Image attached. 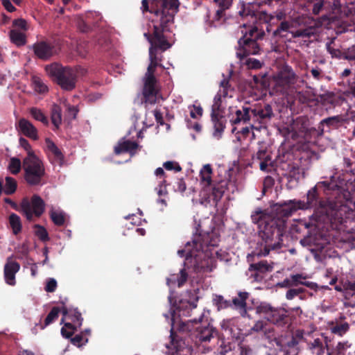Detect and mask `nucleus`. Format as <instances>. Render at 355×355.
Segmentation results:
<instances>
[{"mask_svg": "<svg viewBox=\"0 0 355 355\" xmlns=\"http://www.w3.org/2000/svg\"><path fill=\"white\" fill-rule=\"evenodd\" d=\"M30 113L35 120L40 121L44 124H48L47 118L40 110L35 107H32L30 110Z\"/></svg>", "mask_w": 355, "mask_h": 355, "instance_id": "37998d69", "label": "nucleus"}, {"mask_svg": "<svg viewBox=\"0 0 355 355\" xmlns=\"http://www.w3.org/2000/svg\"><path fill=\"white\" fill-rule=\"evenodd\" d=\"M291 24L288 21H282L277 31H289L295 37H309L314 35L315 28L312 26L306 28H301L295 31H291Z\"/></svg>", "mask_w": 355, "mask_h": 355, "instance_id": "5701e85b", "label": "nucleus"}, {"mask_svg": "<svg viewBox=\"0 0 355 355\" xmlns=\"http://www.w3.org/2000/svg\"><path fill=\"white\" fill-rule=\"evenodd\" d=\"M35 234L42 240L46 241L49 239L48 233L44 227L41 225H35Z\"/></svg>", "mask_w": 355, "mask_h": 355, "instance_id": "09e8293b", "label": "nucleus"}, {"mask_svg": "<svg viewBox=\"0 0 355 355\" xmlns=\"http://www.w3.org/2000/svg\"><path fill=\"white\" fill-rule=\"evenodd\" d=\"M228 117L232 125H236L241 122H251L250 107H242L241 109L230 107Z\"/></svg>", "mask_w": 355, "mask_h": 355, "instance_id": "f3484780", "label": "nucleus"}, {"mask_svg": "<svg viewBox=\"0 0 355 355\" xmlns=\"http://www.w3.org/2000/svg\"><path fill=\"white\" fill-rule=\"evenodd\" d=\"M32 86L33 89L38 93H45L48 91V87L43 80L38 76L32 77Z\"/></svg>", "mask_w": 355, "mask_h": 355, "instance_id": "72a5a7b5", "label": "nucleus"}, {"mask_svg": "<svg viewBox=\"0 0 355 355\" xmlns=\"http://www.w3.org/2000/svg\"><path fill=\"white\" fill-rule=\"evenodd\" d=\"M266 323L263 321H257L252 327V329L254 331H260L263 329Z\"/></svg>", "mask_w": 355, "mask_h": 355, "instance_id": "e2e57ef3", "label": "nucleus"}, {"mask_svg": "<svg viewBox=\"0 0 355 355\" xmlns=\"http://www.w3.org/2000/svg\"><path fill=\"white\" fill-rule=\"evenodd\" d=\"M163 166L168 171H175L179 172L182 170L180 164L174 161H167L163 164Z\"/></svg>", "mask_w": 355, "mask_h": 355, "instance_id": "8fccbe9b", "label": "nucleus"}, {"mask_svg": "<svg viewBox=\"0 0 355 355\" xmlns=\"http://www.w3.org/2000/svg\"><path fill=\"white\" fill-rule=\"evenodd\" d=\"M10 225L14 234H17L21 230V223L19 216L15 214H12L9 217Z\"/></svg>", "mask_w": 355, "mask_h": 355, "instance_id": "c9c22d12", "label": "nucleus"}, {"mask_svg": "<svg viewBox=\"0 0 355 355\" xmlns=\"http://www.w3.org/2000/svg\"><path fill=\"white\" fill-rule=\"evenodd\" d=\"M51 121L56 128H58L62 123V109L58 105H53L52 107Z\"/></svg>", "mask_w": 355, "mask_h": 355, "instance_id": "2f4dec72", "label": "nucleus"}, {"mask_svg": "<svg viewBox=\"0 0 355 355\" xmlns=\"http://www.w3.org/2000/svg\"><path fill=\"white\" fill-rule=\"evenodd\" d=\"M35 54L40 59L46 60L57 53L55 48L45 42H40L33 45Z\"/></svg>", "mask_w": 355, "mask_h": 355, "instance_id": "b1692460", "label": "nucleus"}, {"mask_svg": "<svg viewBox=\"0 0 355 355\" xmlns=\"http://www.w3.org/2000/svg\"><path fill=\"white\" fill-rule=\"evenodd\" d=\"M245 64L249 68L251 69H259L261 67V62L254 58H248L247 59Z\"/></svg>", "mask_w": 355, "mask_h": 355, "instance_id": "bf43d9fd", "label": "nucleus"}, {"mask_svg": "<svg viewBox=\"0 0 355 355\" xmlns=\"http://www.w3.org/2000/svg\"><path fill=\"white\" fill-rule=\"evenodd\" d=\"M213 302L217 306L218 310L226 309L232 305L230 301L225 300L221 295H216L213 299Z\"/></svg>", "mask_w": 355, "mask_h": 355, "instance_id": "79ce46f5", "label": "nucleus"}, {"mask_svg": "<svg viewBox=\"0 0 355 355\" xmlns=\"http://www.w3.org/2000/svg\"><path fill=\"white\" fill-rule=\"evenodd\" d=\"M303 210L315 208L320 209L321 214L326 215L332 223L343 224L347 220L355 221V202L354 208H350L342 201L329 200L327 202H318L316 186L306 194V201H304Z\"/></svg>", "mask_w": 355, "mask_h": 355, "instance_id": "20e7f679", "label": "nucleus"}, {"mask_svg": "<svg viewBox=\"0 0 355 355\" xmlns=\"http://www.w3.org/2000/svg\"><path fill=\"white\" fill-rule=\"evenodd\" d=\"M20 265L11 258L7 259L4 266V278L6 284L14 286L16 284L15 275L19 270Z\"/></svg>", "mask_w": 355, "mask_h": 355, "instance_id": "4be33fe9", "label": "nucleus"}, {"mask_svg": "<svg viewBox=\"0 0 355 355\" xmlns=\"http://www.w3.org/2000/svg\"><path fill=\"white\" fill-rule=\"evenodd\" d=\"M180 311L177 309L170 313L171 341L166 344V347L168 349V352L170 355H189L191 353L190 348L185 345V343L182 340L177 339L173 334V331L175 328L180 331H190L188 327L189 324L178 319V317L180 316Z\"/></svg>", "mask_w": 355, "mask_h": 355, "instance_id": "0eeeda50", "label": "nucleus"}, {"mask_svg": "<svg viewBox=\"0 0 355 355\" xmlns=\"http://www.w3.org/2000/svg\"><path fill=\"white\" fill-rule=\"evenodd\" d=\"M26 181L31 185H37L45 175V168L42 161L37 156L30 155L23 160Z\"/></svg>", "mask_w": 355, "mask_h": 355, "instance_id": "6e6552de", "label": "nucleus"}, {"mask_svg": "<svg viewBox=\"0 0 355 355\" xmlns=\"http://www.w3.org/2000/svg\"><path fill=\"white\" fill-rule=\"evenodd\" d=\"M19 144L26 151V157H29L30 155H36L33 150L31 149V146L29 144L28 141L26 139L21 137L19 139Z\"/></svg>", "mask_w": 355, "mask_h": 355, "instance_id": "864d4df0", "label": "nucleus"}, {"mask_svg": "<svg viewBox=\"0 0 355 355\" xmlns=\"http://www.w3.org/2000/svg\"><path fill=\"white\" fill-rule=\"evenodd\" d=\"M57 286V281L54 278H47L44 290L48 293H53L55 291Z\"/></svg>", "mask_w": 355, "mask_h": 355, "instance_id": "49530a36", "label": "nucleus"}, {"mask_svg": "<svg viewBox=\"0 0 355 355\" xmlns=\"http://www.w3.org/2000/svg\"><path fill=\"white\" fill-rule=\"evenodd\" d=\"M297 291L295 288L289 289L286 293V297L287 300H293L294 297L298 296Z\"/></svg>", "mask_w": 355, "mask_h": 355, "instance_id": "0e129e2a", "label": "nucleus"}, {"mask_svg": "<svg viewBox=\"0 0 355 355\" xmlns=\"http://www.w3.org/2000/svg\"><path fill=\"white\" fill-rule=\"evenodd\" d=\"M19 131L32 139L36 140L38 138L36 128L27 119H21L18 122Z\"/></svg>", "mask_w": 355, "mask_h": 355, "instance_id": "393cba45", "label": "nucleus"}, {"mask_svg": "<svg viewBox=\"0 0 355 355\" xmlns=\"http://www.w3.org/2000/svg\"><path fill=\"white\" fill-rule=\"evenodd\" d=\"M89 49V45L87 43L81 42L78 43L76 46V52L77 53L81 56L85 57Z\"/></svg>", "mask_w": 355, "mask_h": 355, "instance_id": "de8ad7c7", "label": "nucleus"}, {"mask_svg": "<svg viewBox=\"0 0 355 355\" xmlns=\"http://www.w3.org/2000/svg\"><path fill=\"white\" fill-rule=\"evenodd\" d=\"M71 341L73 345L77 347H81L87 343L88 339L84 338L82 335H76L73 338H71Z\"/></svg>", "mask_w": 355, "mask_h": 355, "instance_id": "5fc2aeb1", "label": "nucleus"}, {"mask_svg": "<svg viewBox=\"0 0 355 355\" xmlns=\"http://www.w3.org/2000/svg\"><path fill=\"white\" fill-rule=\"evenodd\" d=\"M176 184L177 186L175 190L180 192H184L186 190V184L182 180H178Z\"/></svg>", "mask_w": 355, "mask_h": 355, "instance_id": "774afa93", "label": "nucleus"}, {"mask_svg": "<svg viewBox=\"0 0 355 355\" xmlns=\"http://www.w3.org/2000/svg\"><path fill=\"white\" fill-rule=\"evenodd\" d=\"M214 1L220 8V9L218 10L216 12V17L217 19H218L222 16L223 11L230 8V7L232 6L233 0H214Z\"/></svg>", "mask_w": 355, "mask_h": 355, "instance_id": "4c0bfd02", "label": "nucleus"}, {"mask_svg": "<svg viewBox=\"0 0 355 355\" xmlns=\"http://www.w3.org/2000/svg\"><path fill=\"white\" fill-rule=\"evenodd\" d=\"M17 189V182L12 178L6 177V184L4 186V192L6 194H12Z\"/></svg>", "mask_w": 355, "mask_h": 355, "instance_id": "a19ab883", "label": "nucleus"}, {"mask_svg": "<svg viewBox=\"0 0 355 355\" xmlns=\"http://www.w3.org/2000/svg\"><path fill=\"white\" fill-rule=\"evenodd\" d=\"M209 314V311L204 310L198 319L201 324L196 327V336L202 342H209L216 335V329L207 322V319L204 321V318H207Z\"/></svg>", "mask_w": 355, "mask_h": 355, "instance_id": "ddd939ff", "label": "nucleus"}, {"mask_svg": "<svg viewBox=\"0 0 355 355\" xmlns=\"http://www.w3.org/2000/svg\"><path fill=\"white\" fill-rule=\"evenodd\" d=\"M51 218L57 225H62L65 221V214L60 209L52 208L50 211Z\"/></svg>", "mask_w": 355, "mask_h": 355, "instance_id": "473e14b6", "label": "nucleus"}, {"mask_svg": "<svg viewBox=\"0 0 355 355\" xmlns=\"http://www.w3.org/2000/svg\"><path fill=\"white\" fill-rule=\"evenodd\" d=\"M327 49L328 52L332 55V57L338 58L340 56V51L338 50L331 48V44L329 43L327 44Z\"/></svg>", "mask_w": 355, "mask_h": 355, "instance_id": "69168bd1", "label": "nucleus"}, {"mask_svg": "<svg viewBox=\"0 0 355 355\" xmlns=\"http://www.w3.org/2000/svg\"><path fill=\"white\" fill-rule=\"evenodd\" d=\"M249 297V293L245 291H241L238 295L232 299V304L239 309L242 316H245L247 313V302L246 300Z\"/></svg>", "mask_w": 355, "mask_h": 355, "instance_id": "a878e982", "label": "nucleus"}, {"mask_svg": "<svg viewBox=\"0 0 355 355\" xmlns=\"http://www.w3.org/2000/svg\"><path fill=\"white\" fill-rule=\"evenodd\" d=\"M1 1L7 11L12 12L15 10V6L11 3L10 0H1Z\"/></svg>", "mask_w": 355, "mask_h": 355, "instance_id": "680f3d73", "label": "nucleus"}, {"mask_svg": "<svg viewBox=\"0 0 355 355\" xmlns=\"http://www.w3.org/2000/svg\"><path fill=\"white\" fill-rule=\"evenodd\" d=\"M330 332L336 336L342 337L349 330V324L345 320V316H340L328 322Z\"/></svg>", "mask_w": 355, "mask_h": 355, "instance_id": "a211bd4d", "label": "nucleus"}, {"mask_svg": "<svg viewBox=\"0 0 355 355\" xmlns=\"http://www.w3.org/2000/svg\"><path fill=\"white\" fill-rule=\"evenodd\" d=\"M210 236L202 238L200 235L196 236L192 242H187L184 249L179 250L180 257L185 255L184 263L185 268L192 267L196 272H211L216 267V259L221 261H228V254L222 250H218L216 246L218 238L211 239L207 243Z\"/></svg>", "mask_w": 355, "mask_h": 355, "instance_id": "f03ea898", "label": "nucleus"}, {"mask_svg": "<svg viewBox=\"0 0 355 355\" xmlns=\"http://www.w3.org/2000/svg\"><path fill=\"white\" fill-rule=\"evenodd\" d=\"M251 217L258 228L257 246L252 252V256H266L270 250L279 248L286 230V221L261 210L256 211Z\"/></svg>", "mask_w": 355, "mask_h": 355, "instance_id": "7ed1b4c3", "label": "nucleus"}, {"mask_svg": "<svg viewBox=\"0 0 355 355\" xmlns=\"http://www.w3.org/2000/svg\"><path fill=\"white\" fill-rule=\"evenodd\" d=\"M187 279V273L185 272V269H182L180 271V276L177 277L175 275L171 276L167 279V284L171 286V284H176L178 287L182 286Z\"/></svg>", "mask_w": 355, "mask_h": 355, "instance_id": "7c9ffc66", "label": "nucleus"}, {"mask_svg": "<svg viewBox=\"0 0 355 355\" xmlns=\"http://www.w3.org/2000/svg\"><path fill=\"white\" fill-rule=\"evenodd\" d=\"M339 0H318L314 3L313 13L318 15L320 12L326 11L327 13L331 11H336L340 8Z\"/></svg>", "mask_w": 355, "mask_h": 355, "instance_id": "412c9836", "label": "nucleus"}, {"mask_svg": "<svg viewBox=\"0 0 355 355\" xmlns=\"http://www.w3.org/2000/svg\"><path fill=\"white\" fill-rule=\"evenodd\" d=\"M44 205V200L40 196L35 195L31 200L24 199L21 207L26 218L31 220L33 217H40L43 214Z\"/></svg>", "mask_w": 355, "mask_h": 355, "instance_id": "f8f14e48", "label": "nucleus"}, {"mask_svg": "<svg viewBox=\"0 0 355 355\" xmlns=\"http://www.w3.org/2000/svg\"><path fill=\"white\" fill-rule=\"evenodd\" d=\"M45 70L50 76L62 89L72 90L76 87V78L78 74H83L85 70L81 68H71L62 67L57 63L47 65Z\"/></svg>", "mask_w": 355, "mask_h": 355, "instance_id": "423d86ee", "label": "nucleus"}, {"mask_svg": "<svg viewBox=\"0 0 355 355\" xmlns=\"http://www.w3.org/2000/svg\"><path fill=\"white\" fill-rule=\"evenodd\" d=\"M21 168V162L19 159L12 157L10 159L8 170L12 174H17Z\"/></svg>", "mask_w": 355, "mask_h": 355, "instance_id": "ea45409f", "label": "nucleus"}, {"mask_svg": "<svg viewBox=\"0 0 355 355\" xmlns=\"http://www.w3.org/2000/svg\"><path fill=\"white\" fill-rule=\"evenodd\" d=\"M273 309L270 304L267 303H261L256 308V313L260 314L267 320L268 316L272 313L271 311Z\"/></svg>", "mask_w": 355, "mask_h": 355, "instance_id": "58836bf2", "label": "nucleus"}, {"mask_svg": "<svg viewBox=\"0 0 355 355\" xmlns=\"http://www.w3.org/2000/svg\"><path fill=\"white\" fill-rule=\"evenodd\" d=\"M327 338L321 335L307 342V348L313 355H324L327 349Z\"/></svg>", "mask_w": 355, "mask_h": 355, "instance_id": "aec40b11", "label": "nucleus"}, {"mask_svg": "<svg viewBox=\"0 0 355 355\" xmlns=\"http://www.w3.org/2000/svg\"><path fill=\"white\" fill-rule=\"evenodd\" d=\"M227 83L223 82L221 88L214 98V103L211 107V114L213 116L223 115V110L227 104L226 98L229 96ZM232 97V94H230Z\"/></svg>", "mask_w": 355, "mask_h": 355, "instance_id": "4468645a", "label": "nucleus"}, {"mask_svg": "<svg viewBox=\"0 0 355 355\" xmlns=\"http://www.w3.org/2000/svg\"><path fill=\"white\" fill-rule=\"evenodd\" d=\"M273 270V263H269L267 261H261L250 266L249 270L251 272V277L257 282H261L266 273Z\"/></svg>", "mask_w": 355, "mask_h": 355, "instance_id": "dca6fc26", "label": "nucleus"}, {"mask_svg": "<svg viewBox=\"0 0 355 355\" xmlns=\"http://www.w3.org/2000/svg\"><path fill=\"white\" fill-rule=\"evenodd\" d=\"M138 148V144L135 141L130 140L121 139L118 145L114 147V152L116 154L128 152L131 155H133Z\"/></svg>", "mask_w": 355, "mask_h": 355, "instance_id": "bb28decb", "label": "nucleus"}, {"mask_svg": "<svg viewBox=\"0 0 355 355\" xmlns=\"http://www.w3.org/2000/svg\"><path fill=\"white\" fill-rule=\"evenodd\" d=\"M10 38L11 42L18 46H24L26 42L25 34L17 30L10 31Z\"/></svg>", "mask_w": 355, "mask_h": 355, "instance_id": "c756f323", "label": "nucleus"}, {"mask_svg": "<svg viewBox=\"0 0 355 355\" xmlns=\"http://www.w3.org/2000/svg\"><path fill=\"white\" fill-rule=\"evenodd\" d=\"M63 318L60 323H64L65 320H70L72 322H67L64 323V327L61 329V334L64 338H69L74 333L77 327H80L82 324L83 318L81 314L75 309H68L63 306L61 309Z\"/></svg>", "mask_w": 355, "mask_h": 355, "instance_id": "9b49d317", "label": "nucleus"}, {"mask_svg": "<svg viewBox=\"0 0 355 355\" xmlns=\"http://www.w3.org/2000/svg\"><path fill=\"white\" fill-rule=\"evenodd\" d=\"M304 200H289L283 203L276 205L275 210L281 216L288 217L298 210H303Z\"/></svg>", "mask_w": 355, "mask_h": 355, "instance_id": "2eb2a0df", "label": "nucleus"}, {"mask_svg": "<svg viewBox=\"0 0 355 355\" xmlns=\"http://www.w3.org/2000/svg\"><path fill=\"white\" fill-rule=\"evenodd\" d=\"M152 114H153L155 120L158 123H159L160 125H162L164 123L162 115L160 112L155 110L152 112Z\"/></svg>", "mask_w": 355, "mask_h": 355, "instance_id": "338daca9", "label": "nucleus"}, {"mask_svg": "<svg viewBox=\"0 0 355 355\" xmlns=\"http://www.w3.org/2000/svg\"><path fill=\"white\" fill-rule=\"evenodd\" d=\"M297 77L288 65H284L272 76L274 87L277 92L286 93L297 82Z\"/></svg>", "mask_w": 355, "mask_h": 355, "instance_id": "1a4fd4ad", "label": "nucleus"}, {"mask_svg": "<svg viewBox=\"0 0 355 355\" xmlns=\"http://www.w3.org/2000/svg\"><path fill=\"white\" fill-rule=\"evenodd\" d=\"M63 105H64L66 110L67 111V114H68L69 116L71 119H75L76 116L78 112L77 107L73 105H70L69 104H68L67 103V101L65 100L63 101Z\"/></svg>", "mask_w": 355, "mask_h": 355, "instance_id": "3c124183", "label": "nucleus"}, {"mask_svg": "<svg viewBox=\"0 0 355 355\" xmlns=\"http://www.w3.org/2000/svg\"><path fill=\"white\" fill-rule=\"evenodd\" d=\"M155 191L157 195L159 197H166L168 195V191L166 189V186L165 184V180H162L159 183L157 187L155 188Z\"/></svg>", "mask_w": 355, "mask_h": 355, "instance_id": "603ef678", "label": "nucleus"}, {"mask_svg": "<svg viewBox=\"0 0 355 355\" xmlns=\"http://www.w3.org/2000/svg\"><path fill=\"white\" fill-rule=\"evenodd\" d=\"M257 7V4L244 5L239 14L243 17H250L252 23L254 24L257 19L258 12L255 9ZM239 32L242 36L238 41L236 56L242 59L249 55L259 53L261 49L256 41L261 35L258 27L254 24L243 23L240 27Z\"/></svg>", "mask_w": 355, "mask_h": 355, "instance_id": "39448f33", "label": "nucleus"}, {"mask_svg": "<svg viewBox=\"0 0 355 355\" xmlns=\"http://www.w3.org/2000/svg\"><path fill=\"white\" fill-rule=\"evenodd\" d=\"M250 114L251 128L257 130L266 128L273 116L272 109L270 105L254 107H250Z\"/></svg>", "mask_w": 355, "mask_h": 355, "instance_id": "9d476101", "label": "nucleus"}, {"mask_svg": "<svg viewBox=\"0 0 355 355\" xmlns=\"http://www.w3.org/2000/svg\"><path fill=\"white\" fill-rule=\"evenodd\" d=\"M292 284H295V286H297L298 285H302L303 280L306 279V277H304L302 274H295V275H291L290 276Z\"/></svg>", "mask_w": 355, "mask_h": 355, "instance_id": "6e6d98bb", "label": "nucleus"}, {"mask_svg": "<svg viewBox=\"0 0 355 355\" xmlns=\"http://www.w3.org/2000/svg\"><path fill=\"white\" fill-rule=\"evenodd\" d=\"M272 313L268 316L267 320L275 324L282 326L287 318L286 311L284 309L273 308Z\"/></svg>", "mask_w": 355, "mask_h": 355, "instance_id": "cd10ccee", "label": "nucleus"}, {"mask_svg": "<svg viewBox=\"0 0 355 355\" xmlns=\"http://www.w3.org/2000/svg\"><path fill=\"white\" fill-rule=\"evenodd\" d=\"M179 7L178 0H161V8L153 11V30L144 33V37L150 44L149 48L150 64L144 78L143 103L147 107L149 105L159 103L162 99L156 79L154 76L155 68L162 67V52L168 49L173 44L171 28L173 17Z\"/></svg>", "mask_w": 355, "mask_h": 355, "instance_id": "f257e3e1", "label": "nucleus"}, {"mask_svg": "<svg viewBox=\"0 0 355 355\" xmlns=\"http://www.w3.org/2000/svg\"><path fill=\"white\" fill-rule=\"evenodd\" d=\"M212 169L209 164L205 165L200 170V175L201 178V181L204 183L205 186L209 185L211 181V175Z\"/></svg>", "mask_w": 355, "mask_h": 355, "instance_id": "f704fd0d", "label": "nucleus"}, {"mask_svg": "<svg viewBox=\"0 0 355 355\" xmlns=\"http://www.w3.org/2000/svg\"><path fill=\"white\" fill-rule=\"evenodd\" d=\"M310 73L311 76L317 80H319L321 79V78L323 76L322 75V71L320 68L318 67H315L312 68L310 70Z\"/></svg>", "mask_w": 355, "mask_h": 355, "instance_id": "052dcab7", "label": "nucleus"}, {"mask_svg": "<svg viewBox=\"0 0 355 355\" xmlns=\"http://www.w3.org/2000/svg\"><path fill=\"white\" fill-rule=\"evenodd\" d=\"M189 110L190 112V116L193 119H198L202 115V108L200 105H190L189 106Z\"/></svg>", "mask_w": 355, "mask_h": 355, "instance_id": "a18cd8bd", "label": "nucleus"}, {"mask_svg": "<svg viewBox=\"0 0 355 355\" xmlns=\"http://www.w3.org/2000/svg\"><path fill=\"white\" fill-rule=\"evenodd\" d=\"M45 149L48 157L54 165L61 166L64 161V155L61 150L49 139L45 140Z\"/></svg>", "mask_w": 355, "mask_h": 355, "instance_id": "6ab92c4d", "label": "nucleus"}, {"mask_svg": "<svg viewBox=\"0 0 355 355\" xmlns=\"http://www.w3.org/2000/svg\"><path fill=\"white\" fill-rule=\"evenodd\" d=\"M304 178V169L300 168H293V171L290 173V181L295 180L296 182L300 181L301 179Z\"/></svg>", "mask_w": 355, "mask_h": 355, "instance_id": "c03bdc74", "label": "nucleus"}, {"mask_svg": "<svg viewBox=\"0 0 355 355\" xmlns=\"http://www.w3.org/2000/svg\"><path fill=\"white\" fill-rule=\"evenodd\" d=\"M61 310L58 307H53L46 316L44 325H41V329H44L46 326L55 321L58 318Z\"/></svg>", "mask_w": 355, "mask_h": 355, "instance_id": "e433bc0d", "label": "nucleus"}, {"mask_svg": "<svg viewBox=\"0 0 355 355\" xmlns=\"http://www.w3.org/2000/svg\"><path fill=\"white\" fill-rule=\"evenodd\" d=\"M339 122V116H335L331 117H328L326 119H324L321 121L320 124L321 125H327V126H331L333 125H335Z\"/></svg>", "mask_w": 355, "mask_h": 355, "instance_id": "13d9d810", "label": "nucleus"}, {"mask_svg": "<svg viewBox=\"0 0 355 355\" xmlns=\"http://www.w3.org/2000/svg\"><path fill=\"white\" fill-rule=\"evenodd\" d=\"M350 346L348 341L339 342L336 347V351L338 354H343Z\"/></svg>", "mask_w": 355, "mask_h": 355, "instance_id": "4d7b16f0", "label": "nucleus"}, {"mask_svg": "<svg viewBox=\"0 0 355 355\" xmlns=\"http://www.w3.org/2000/svg\"><path fill=\"white\" fill-rule=\"evenodd\" d=\"M211 116L214 129L213 136L216 139H219L221 138L225 129V119L223 115L213 116L211 114Z\"/></svg>", "mask_w": 355, "mask_h": 355, "instance_id": "c85d7f7f", "label": "nucleus"}]
</instances>
